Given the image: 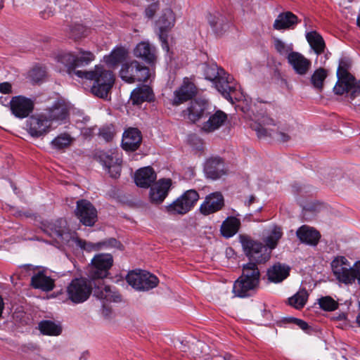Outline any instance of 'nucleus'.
Masks as SVG:
<instances>
[{"label": "nucleus", "mask_w": 360, "mask_h": 360, "mask_svg": "<svg viewBox=\"0 0 360 360\" xmlns=\"http://www.w3.org/2000/svg\"><path fill=\"white\" fill-rule=\"evenodd\" d=\"M331 269L337 280L349 284L358 280L360 284V261L356 262L353 266L344 256H338L331 262Z\"/></svg>", "instance_id": "4"}, {"label": "nucleus", "mask_w": 360, "mask_h": 360, "mask_svg": "<svg viewBox=\"0 0 360 360\" xmlns=\"http://www.w3.org/2000/svg\"><path fill=\"white\" fill-rule=\"evenodd\" d=\"M44 113L53 126L65 124L70 118V107L64 102L57 101L51 108L45 110Z\"/></svg>", "instance_id": "15"}, {"label": "nucleus", "mask_w": 360, "mask_h": 360, "mask_svg": "<svg viewBox=\"0 0 360 360\" xmlns=\"http://www.w3.org/2000/svg\"><path fill=\"white\" fill-rule=\"evenodd\" d=\"M134 55L148 64H153L156 60V50L148 42L141 41L134 49Z\"/></svg>", "instance_id": "29"}, {"label": "nucleus", "mask_w": 360, "mask_h": 360, "mask_svg": "<svg viewBox=\"0 0 360 360\" xmlns=\"http://www.w3.org/2000/svg\"><path fill=\"white\" fill-rule=\"evenodd\" d=\"M96 245L98 247L99 250L103 248H117L120 249L122 246V244L115 238H110L98 243H96Z\"/></svg>", "instance_id": "50"}, {"label": "nucleus", "mask_w": 360, "mask_h": 360, "mask_svg": "<svg viewBox=\"0 0 360 360\" xmlns=\"http://www.w3.org/2000/svg\"><path fill=\"white\" fill-rule=\"evenodd\" d=\"M240 226V219L234 217H229L223 221L221 226V235L226 238H231L238 232Z\"/></svg>", "instance_id": "36"}, {"label": "nucleus", "mask_w": 360, "mask_h": 360, "mask_svg": "<svg viewBox=\"0 0 360 360\" xmlns=\"http://www.w3.org/2000/svg\"><path fill=\"white\" fill-rule=\"evenodd\" d=\"M327 70L319 68L315 70L311 76L310 82L313 87L319 91H322L323 88V83L328 77Z\"/></svg>", "instance_id": "41"}, {"label": "nucleus", "mask_w": 360, "mask_h": 360, "mask_svg": "<svg viewBox=\"0 0 360 360\" xmlns=\"http://www.w3.org/2000/svg\"><path fill=\"white\" fill-rule=\"evenodd\" d=\"M319 304L324 311H334L338 307V302L330 296L322 297L319 299Z\"/></svg>", "instance_id": "47"}, {"label": "nucleus", "mask_w": 360, "mask_h": 360, "mask_svg": "<svg viewBox=\"0 0 360 360\" xmlns=\"http://www.w3.org/2000/svg\"><path fill=\"white\" fill-rule=\"evenodd\" d=\"M175 15L171 8H165L158 21L159 25V39L162 42V49L167 51H169V44L167 42V32L175 24Z\"/></svg>", "instance_id": "14"}, {"label": "nucleus", "mask_w": 360, "mask_h": 360, "mask_svg": "<svg viewBox=\"0 0 360 360\" xmlns=\"http://www.w3.org/2000/svg\"><path fill=\"white\" fill-rule=\"evenodd\" d=\"M100 161L108 169L110 176L117 179L121 172L122 158L117 152L110 154L103 153L99 155Z\"/></svg>", "instance_id": "20"}, {"label": "nucleus", "mask_w": 360, "mask_h": 360, "mask_svg": "<svg viewBox=\"0 0 360 360\" xmlns=\"http://www.w3.org/2000/svg\"><path fill=\"white\" fill-rule=\"evenodd\" d=\"M282 236L283 232L281 227L274 226L272 229L269 235L264 240V245L267 248L269 251L271 252V250L276 248Z\"/></svg>", "instance_id": "42"}, {"label": "nucleus", "mask_w": 360, "mask_h": 360, "mask_svg": "<svg viewBox=\"0 0 360 360\" xmlns=\"http://www.w3.org/2000/svg\"><path fill=\"white\" fill-rule=\"evenodd\" d=\"M28 134L34 138L46 136L53 127L44 112L30 116L26 122Z\"/></svg>", "instance_id": "11"}, {"label": "nucleus", "mask_w": 360, "mask_h": 360, "mask_svg": "<svg viewBox=\"0 0 360 360\" xmlns=\"http://www.w3.org/2000/svg\"><path fill=\"white\" fill-rule=\"evenodd\" d=\"M351 67V60L347 57H342L339 60V65L337 70L338 81L333 88V91L337 95H342L344 89L349 85V82L354 79V76L349 72Z\"/></svg>", "instance_id": "17"}, {"label": "nucleus", "mask_w": 360, "mask_h": 360, "mask_svg": "<svg viewBox=\"0 0 360 360\" xmlns=\"http://www.w3.org/2000/svg\"><path fill=\"white\" fill-rule=\"evenodd\" d=\"M297 23V16L290 11H287L278 15L273 27L277 30L293 29Z\"/></svg>", "instance_id": "33"}, {"label": "nucleus", "mask_w": 360, "mask_h": 360, "mask_svg": "<svg viewBox=\"0 0 360 360\" xmlns=\"http://www.w3.org/2000/svg\"><path fill=\"white\" fill-rule=\"evenodd\" d=\"M54 13V11L51 7H47L44 10L40 12V16L44 19H48L50 17L53 16Z\"/></svg>", "instance_id": "57"}, {"label": "nucleus", "mask_w": 360, "mask_h": 360, "mask_svg": "<svg viewBox=\"0 0 360 360\" xmlns=\"http://www.w3.org/2000/svg\"><path fill=\"white\" fill-rule=\"evenodd\" d=\"M112 263L113 259L110 254H98L92 259L89 271V278L97 280L94 283V295L107 302H117L120 300V295H116L111 288L105 285L102 281L108 276Z\"/></svg>", "instance_id": "1"}, {"label": "nucleus", "mask_w": 360, "mask_h": 360, "mask_svg": "<svg viewBox=\"0 0 360 360\" xmlns=\"http://www.w3.org/2000/svg\"><path fill=\"white\" fill-rule=\"evenodd\" d=\"M30 285L34 289L49 292L54 288L55 281L50 276L46 275L43 271H40L32 276Z\"/></svg>", "instance_id": "30"}, {"label": "nucleus", "mask_w": 360, "mask_h": 360, "mask_svg": "<svg viewBox=\"0 0 360 360\" xmlns=\"http://www.w3.org/2000/svg\"><path fill=\"white\" fill-rule=\"evenodd\" d=\"M285 321L288 323H293L298 326L301 329L305 330L309 328V325L307 322L302 319H299L294 317H288L285 319Z\"/></svg>", "instance_id": "53"}, {"label": "nucleus", "mask_w": 360, "mask_h": 360, "mask_svg": "<svg viewBox=\"0 0 360 360\" xmlns=\"http://www.w3.org/2000/svg\"><path fill=\"white\" fill-rule=\"evenodd\" d=\"M256 200V198L255 195H252L249 197L248 200L245 202V205L247 206H250L252 203H254Z\"/></svg>", "instance_id": "60"}, {"label": "nucleus", "mask_w": 360, "mask_h": 360, "mask_svg": "<svg viewBox=\"0 0 360 360\" xmlns=\"http://www.w3.org/2000/svg\"><path fill=\"white\" fill-rule=\"evenodd\" d=\"M87 34L88 30L84 26L79 24L72 26L70 30V37L75 40L84 37Z\"/></svg>", "instance_id": "48"}, {"label": "nucleus", "mask_w": 360, "mask_h": 360, "mask_svg": "<svg viewBox=\"0 0 360 360\" xmlns=\"http://www.w3.org/2000/svg\"><path fill=\"white\" fill-rule=\"evenodd\" d=\"M76 242L82 248H83L85 250L91 251L99 250L98 247L96 245V243H94L91 242H86L85 240H77Z\"/></svg>", "instance_id": "52"}, {"label": "nucleus", "mask_w": 360, "mask_h": 360, "mask_svg": "<svg viewBox=\"0 0 360 360\" xmlns=\"http://www.w3.org/2000/svg\"><path fill=\"white\" fill-rule=\"evenodd\" d=\"M277 124H276L271 117H264L262 120L263 125L259 124L255 128L257 136L259 138L269 136L283 143L289 141L290 136L282 130L289 131L290 129V125L283 124L280 116L277 117Z\"/></svg>", "instance_id": "5"}, {"label": "nucleus", "mask_w": 360, "mask_h": 360, "mask_svg": "<svg viewBox=\"0 0 360 360\" xmlns=\"http://www.w3.org/2000/svg\"><path fill=\"white\" fill-rule=\"evenodd\" d=\"M154 98L153 89L148 85L143 84L134 89L130 96L133 105H140L143 102H150Z\"/></svg>", "instance_id": "31"}, {"label": "nucleus", "mask_w": 360, "mask_h": 360, "mask_svg": "<svg viewBox=\"0 0 360 360\" xmlns=\"http://www.w3.org/2000/svg\"><path fill=\"white\" fill-rule=\"evenodd\" d=\"M274 47L279 54L288 56V54L292 51V45H286L279 39H276L274 41Z\"/></svg>", "instance_id": "49"}, {"label": "nucleus", "mask_w": 360, "mask_h": 360, "mask_svg": "<svg viewBox=\"0 0 360 360\" xmlns=\"http://www.w3.org/2000/svg\"><path fill=\"white\" fill-rule=\"evenodd\" d=\"M127 282L132 288L139 291H146L155 288L158 278L153 274L143 270L129 272L126 277Z\"/></svg>", "instance_id": "9"}, {"label": "nucleus", "mask_w": 360, "mask_h": 360, "mask_svg": "<svg viewBox=\"0 0 360 360\" xmlns=\"http://www.w3.org/2000/svg\"><path fill=\"white\" fill-rule=\"evenodd\" d=\"M197 348V350H198L199 349H200V353H202L203 350L205 349V347H207V345L203 342H200V341H197L195 345V348Z\"/></svg>", "instance_id": "59"}, {"label": "nucleus", "mask_w": 360, "mask_h": 360, "mask_svg": "<svg viewBox=\"0 0 360 360\" xmlns=\"http://www.w3.org/2000/svg\"><path fill=\"white\" fill-rule=\"evenodd\" d=\"M39 329L41 333L48 335H58L61 333V328L51 321H42L39 324Z\"/></svg>", "instance_id": "44"}, {"label": "nucleus", "mask_w": 360, "mask_h": 360, "mask_svg": "<svg viewBox=\"0 0 360 360\" xmlns=\"http://www.w3.org/2000/svg\"><path fill=\"white\" fill-rule=\"evenodd\" d=\"M66 224L65 220L60 219L55 222L49 223L45 227L44 231L50 236L60 239L63 243L68 242L70 236Z\"/></svg>", "instance_id": "25"}, {"label": "nucleus", "mask_w": 360, "mask_h": 360, "mask_svg": "<svg viewBox=\"0 0 360 360\" xmlns=\"http://www.w3.org/2000/svg\"><path fill=\"white\" fill-rule=\"evenodd\" d=\"M72 141L73 138L69 134L62 133L51 141V145L54 149L63 150L69 147Z\"/></svg>", "instance_id": "43"}, {"label": "nucleus", "mask_w": 360, "mask_h": 360, "mask_svg": "<svg viewBox=\"0 0 360 360\" xmlns=\"http://www.w3.org/2000/svg\"><path fill=\"white\" fill-rule=\"evenodd\" d=\"M12 114L18 118L29 117L34 108V101L24 96H13L9 102Z\"/></svg>", "instance_id": "13"}, {"label": "nucleus", "mask_w": 360, "mask_h": 360, "mask_svg": "<svg viewBox=\"0 0 360 360\" xmlns=\"http://www.w3.org/2000/svg\"><path fill=\"white\" fill-rule=\"evenodd\" d=\"M207 20L210 26L213 29H217L219 18L218 17L213 16L212 15L210 14L209 16L207 17Z\"/></svg>", "instance_id": "58"}, {"label": "nucleus", "mask_w": 360, "mask_h": 360, "mask_svg": "<svg viewBox=\"0 0 360 360\" xmlns=\"http://www.w3.org/2000/svg\"><path fill=\"white\" fill-rule=\"evenodd\" d=\"M127 51L123 47H117L113 49L110 54L105 56V63L110 67H115L122 63L127 58Z\"/></svg>", "instance_id": "38"}, {"label": "nucleus", "mask_w": 360, "mask_h": 360, "mask_svg": "<svg viewBox=\"0 0 360 360\" xmlns=\"http://www.w3.org/2000/svg\"><path fill=\"white\" fill-rule=\"evenodd\" d=\"M156 173L150 167L141 168L135 173V183L141 188H148L155 181Z\"/></svg>", "instance_id": "32"}, {"label": "nucleus", "mask_w": 360, "mask_h": 360, "mask_svg": "<svg viewBox=\"0 0 360 360\" xmlns=\"http://www.w3.org/2000/svg\"><path fill=\"white\" fill-rule=\"evenodd\" d=\"M95 58L94 55L90 51H80L79 54L75 56V68H83L88 65Z\"/></svg>", "instance_id": "45"}, {"label": "nucleus", "mask_w": 360, "mask_h": 360, "mask_svg": "<svg viewBox=\"0 0 360 360\" xmlns=\"http://www.w3.org/2000/svg\"><path fill=\"white\" fill-rule=\"evenodd\" d=\"M67 295L74 304H80L86 301L92 291L91 281L84 278H74L67 287Z\"/></svg>", "instance_id": "7"}, {"label": "nucleus", "mask_w": 360, "mask_h": 360, "mask_svg": "<svg viewBox=\"0 0 360 360\" xmlns=\"http://www.w3.org/2000/svg\"><path fill=\"white\" fill-rule=\"evenodd\" d=\"M290 268L280 263L274 264L267 271V277L269 281L280 283L289 276Z\"/></svg>", "instance_id": "34"}, {"label": "nucleus", "mask_w": 360, "mask_h": 360, "mask_svg": "<svg viewBox=\"0 0 360 360\" xmlns=\"http://www.w3.org/2000/svg\"><path fill=\"white\" fill-rule=\"evenodd\" d=\"M287 60L294 72L300 76L306 75L311 67V62L300 52L291 51L288 54Z\"/></svg>", "instance_id": "18"}, {"label": "nucleus", "mask_w": 360, "mask_h": 360, "mask_svg": "<svg viewBox=\"0 0 360 360\" xmlns=\"http://www.w3.org/2000/svg\"><path fill=\"white\" fill-rule=\"evenodd\" d=\"M258 286V285L249 280L239 276L233 283V293L238 297H250L254 294Z\"/></svg>", "instance_id": "28"}, {"label": "nucleus", "mask_w": 360, "mask_h": 360, "mask_svg": "<svg viewBox=\"0 0 360 360\" xmlns=\"http://www.w3.org/2000/svg\"><path fill=\"white\" fill-rule=\"evenodd\" d=\"M172 186L170 179H162L150 187V199L152 202L161 203L168 195Z\"/></svg>", "instance_id": "23"}, {"label": "nucleus", "mask_w": 360, "mask_h": 360, "mask_svg": "<svg viewBox=\"0 0 360 360\" xmlns=\"http://www.w3.org/2000/svg\"><path fill=\"white\" fill-rule=\"evenodd\" d=\"M203 71L205 79L212 82L223 97L233 103V98L236 99V89L230 84L229 75L224 70L219 68L216 63H206L203 65Z\"/></svg>", "instance_id": "3"}, {"label": "nucleus", "mask_w": 360, "mask_h": 360, "mask_svg": "<svg viewBox=\"0 0 360 360\" xmlns=\"http://www.w3.org/2000/svg\"><path fill=\"white\" fill-rule=\"evenodd\" d=\"M158 9L159 4L158 1L150 4L145 10L146 16L148 18H152Z\"/></svg>", "instance_id": "54"}, {"label": "nucleus", "mask_w": 360, "mask_h": 360, "mask_svg": "<svg viewBox=\"0 0 360 360\" xmlns=\"http://www.w3.org/2000/svg\"><path fill=\"white\" fill-rule=\"evenodd\" d=\"M208 120L202 124L201 129L206 133H212L219 129L227 121L228 115L221 110L212 106V112L207 115Z\"/></svg>", "instance_id": "19"}, {"label": "nucleus", "mask_w": 360, "mask_h": 360, "mask_svg": "<svg viewBox=\"0 0 360 360\" xmlns=\"http://www.w3.org/2000/svg\"><path fill=\"white\" fill-rule=\"evenodd\" d=\"M46 75V70L43 67H34L30 72V76L35 82L41 80Z\"/></svg>", "instance_id": "51"}, {"label": "nucleus", "mask_w": 360, "mask_h": 360, "mask_svg": "<svg viewBox=\"0 0 360 360\" xmlns=\"http://www.w3.org/2000/svg\"><path fill=\"white\" fill-rule=\"evenodd\" d=\"M75 214L79 221L86 226H93L98 219L96 209L85 199L77 201Z\"/></svg>", "instance_id": "12"}, {"label": "nucleus", "mask_w": 360, "mask_h": 360, "mask_svg": "<svg viewBox=\"0 0 360 360\" xmlns=\"http://www.w3.org/2000/svg\"><path fill=\"white\" fill-rule=\"evenodd\" d=\"M239 241L242 245L245 255L250 262L265 263L270 259L271 252L260 241L254 240L245 234L239 236Z\"/></svg>", "instance_id": "6"}, {"label": "nucleus", "mask_w": 360, "mask_h": 360, "mask_svg": "<svg viewBox=\"0 0 360 360\" xmlns=\"http://www.w3.org/2000/svg\"><path fill=\"white\" fill-rule=\"evenodd\" d=\"M306 39L311 48L318 55L324 52L326 44L322 36L316 31H311L306 34Z\"/></svg>", "instance_id": "37"}, {"label": "nucleus", "mask_w": 360, "mask_h": 360, "mask_svg": "<svg viewBox=\"0 0 360 360\" xmlns=\"http://www.w3.org/2000/svg\"><path fill=\"white\" fill-rule=\"evenodd\" d=\"M256 262H249L242 266V274L240 276L259 285L260 281V271Z\"/></svg>", "instance_id": "35"}, {"label": "nucleus", "mask_w": 360, "mask_h": 360, "mask_svg": "<svg viewBox=\"0 0 360 360\" xmlns=\"http://www.w3.org/2000/svg\"><path fill=\"white\" fill-rule=\"evenodd\" d=\"M0 92L4 94L12 93V85L10 82H5L0 83Z\"/></svg>", "instance_id": "56"}, {"label": "nucleus", "mask_w": 360, "mask_h": 360, "mask_svg": "<svg viewBox=\"0 0 360 360\" xmlns=\"http://www.w3.org/2000/svg\"><path fill=\"white\" fill-rule=\"evenodd\" d=\"M99 136L106 141H110L112 139L114 134L109 128H102L99 131Z\"/></svg>", "instance_id": "55"}, {"label": "nucleus", "mask_w": 360, "mask_h": 360, "mask_svg": "<svg viewBox=\"0 0 360 360\" xmlns=\"http://www.w3.org/2000/svg\"><path fill=\"white\" fill-rule=\"evenodd\" d=\"M224 360H236L234 356L230 354H226L224 356Z\"/></svg>", "instance_id": "62"}, {"label": "nucleus", "mask_w": 360, "mask_h": 360, "mask_svg": "<svg viewBox=\"0 0 360 360\" xmlns=\"http://www.w3.org/2000/svg\"><path fill=\"white\" fill-rule=\"evenodd\" d=\"M296 236L302 243L316 246L320 240L321 234L314 228L302 225L296 231Z\"/></svg>", "instance_id": "27"}, {"label": "nucleus", "mask_w": 360, "mask_h": 360, "mask_svg": "<svg viewBox=\"0 0 360 360\" xmlns=\"http://www.w3.org/2000/svg\"><path fill=\"white\" fill-rule=\"evenodd\" d=\"M338 319L340 320L344 319H345V315L344 314H342L339 316Z\"/></svg>", "instance_id": "63"}, {"label": "nucleus", "mask_w": 360, "mask_h": 360, "mask_svg": "<svg viewBox=\"0 0 360 360\" xmlns=\"http://www.w3.org/2000/svg\"><path fill=\"white\" fill-rule=\"evenodd\" d=\"M204 172L207 178L219 179L226 173L223 160L217 156L208 158L204 165Z\"/></svg>", "instance_id": "22"}, {"label": "nucleus", "mask_w": 360, "mask_h": 360, "mask_svg": "<svg viewBox=\"0 0 360 360\" xmlns=\"http://www.w3.org/2000/svg\"><path fill=\"white\" fill-rule=\"evenodd\" d=\"M348 83L349 85H347L346 87L342 86V87L344 89L342 94L346 93L347 96L349 97V98L352 100L358 96H360V81L356 82L354 77V79Z\"/></svg>", "instance_id": "46"}, {"label": "nucleus", "mask_w": 360, "mask_h": 360, "mask_svg": "<svg viewBox=\"0 0 360 360\" xmlns=\"http://www.w3.org/2000/svg\"><path fill=\"white\" fill-rule=\"evenodd\" d=\"M212 105L205 99H195L191 101L185 111L190 121L195 123L201 118L207 117L212 112Z\"/></svg>", "instance_id": "16"}, {"label": "nucleus", "mask_w": 360, "mask_h": 360, "mask_svg": "<svg viewBox=\"0 0 360 360\" xmlns=\"http://www.w3.org/2000/svg\"><path fill=\"white\" fill-rule=\"evenodd\" d=\"M308 297V292L306 289L303 288L288 298V304L296 309H301L305 306Z\"/></svg>", "instance_id": "40"}, {"label": "nucleus", "mask_w": 360, "mask_h": 360, "mask_svg": "<svg viewBox=\"0 0 360 360\" xmlns=\"http://www.w3.org/2000/svg\"><path fill=\"white\" fill-rule=\"evenodd\" d=\"M4 300L3 298L1 297V296H0V318L2 316V313H3V311H4Z\"/></svg>", "instance_id": "61"}, {"label": "nucleus", "mask_w": 360, "mask_h": 360, "mask_svg": "<svg viewBox=\"0 0 360 360\" xmlns=\"http://www.w3.org/2000/svg\"><path fill=\"white\" fill-rule=\"evenodd\" d=\"M141 141V131L137 128H129L123 134L122 146L125 150L135 151L140 146Z\"/></svg>", "instance_id": "24"}, {"label": "nucleus", "mask_w": 360, "mask_h": 360, "mask_svg": "<svg viewBox=\"0 0 360 360\" xmlns=\"http://www.w3.org/2000/svg\"><path fill=\"white\" fill-rule=\"evenodd\" d=\"M357 25L360 27V15L357 18Z\"/></svg>", "instance_id": "64"}, {"label": "nucleus", "mask_w": 360, "mask_h": 360, "mask_svg": "<svg viewBox=\"0 0 360 360\" xmlns=\"http://www.w3.org/2000/svg\"><path fill=\"white\" fill-rule=\"evenodd\" d=\"M58 61L63 64L67 68L68 73L71 75L77 77V72H84L82 70H75V56L71 53H63L59 54L57 57Z\"/></svg>", "instance_id": "39"}, {"label": "nucleus", "mask_w": 360, "mask_h": 360, "mask_svg": "<svg viewBox=\"0 0 360 360\" xmlns=\"http://www.w3.org/2000/svg\"><path fill=\"white\" fill-rule=\"evenodd\" d=\"M224 206V199L220 192H214L206 196L200 207V212L204 215L217 212Z\"/></svg>", "instance_id": "21"}, {"label": "nucleus", "mask_w": 360, "mask_h": 360, "mask_svg": "<svg viewBox=\"0 0 360 360\" xmlns=\"http://www.w3.org/2000/svg\"><path fill=\"white\" fill-rule=\"evenodd\" d=\"M77 74L79 78L94 80L91 91L94 95L101 98L108 97L115 82L112 72L104 69L102 66L96 65L93 70L77 72Z\"/></svg>", "instance_id": "2"}, {"label": "nucleus", "mask_w": 360, "mask_h": 360, "mask_svg": "<svg viewBox=\"0 0 360 360\" xmlns=\"http://www.w3.org/2000/svg\"><path fill=\"white\" fill-rule=\"evenodd\" d=\"M196 94V87L193 83L184 79L183 84L180 88L174 91V98L173 100L174 105L179 104L191 99Z\"/></svg>", "instance_id": "26"}, {"label": "nucleus", "mask_w": 360, "mask_h": 360, "mask_svg": "<svg viewBox=\"0 0 360 360\" xmlns=\"http://www.w3.org/2000/svg\"><path fill=\"white\" fill-rule=\"evenodd\" d=\"M198 199L199 194L195 190H188L169 205L167 211L170 214H185L195 205Z\"/></svg>", "instance_id": "10"}, {"label": "nucleus", "mask_w": 360, "mask_h": 360, "mask_svg": "<svg viewBox=\"0 0 360 360\" xmlns=\"http://www.w3.org/2000/svg\"><path fill=\"white\" fill-rule=\"evenodd\" d=\"M120 76L124 82L131 84L136 82H146L150 77L148 67L136 60L122 64Z\"/></svg>", "instance_id": "8"}]
</instances>
